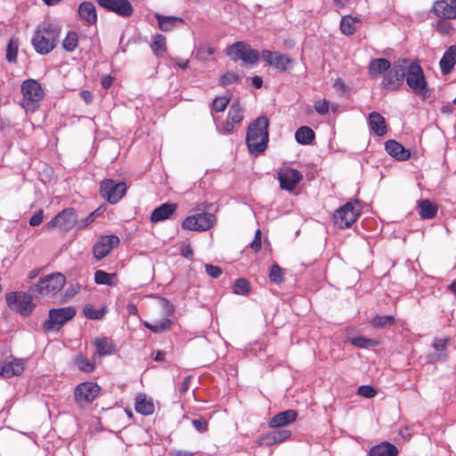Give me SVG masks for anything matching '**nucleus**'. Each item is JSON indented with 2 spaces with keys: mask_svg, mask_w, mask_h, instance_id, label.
<instances>
[{
  "mask_svg": "<svg viewBox=\"0 0 456 456\" xmlns=\"http://www.w3.org/2000/svg\"><path fill=\"white\" fill-rule=\"evenodd\" d=\"M436 29L441 35H450L452 30V26L446 20H439L436 22Z\"/></svg>",
  "mask_w": 456,
  "mask_h": 456,
  "instance_id": "50",
  "label": "nucleus"
},
{
  "mask_svg": "<svg viewBox=\"0 0 456 456\" xmlns=\"http://www.w3.org/2000/svg\"><path fill=\"white\" fill-rule=\"evenodd\" d=\"M446 346V339L444 338H436L433 343V346L436 350H444Z\"/></svg>",
  "mask_w": 456,
  "mask_h": 456,
  "instance_id": "59",
  "label": "nucleus"
},
{
  "mask_svg": "<svg viewBox=\"0 0 456 456\" xmlns=\"http://www.w3.org/2000/svg\"><path fill=\"white\" fill-rule=\"evenodd\" d=\"M25 361L8 357L0 362V376L5 379L20 375L25 369Z\"/></svg>",
  "mask_w": 456,
  "mask_h": 456,
  "instance_id": "19",
  "label": "nucleus"
},
{
  "mask_svg": "<svg viewBox=\"0 0 456 456\" xmlns=\"http://www.w3.org/2000/svg\"><path fill=\"white\" fill-rule=\"evenodd\" d=\"M99 355H109L115 351V345L110 338L106 337L96 338L94 341Z\"/></svg>",
  "mask_w": 456,
  "mask_h": 456,
  "instance_id": "34",
  "label": "nucleus"
},
{
  "mask_svg": "<svg viewBox=\"0 0 456 456\" xmlns=\"http://www.w3.org/2000/svg\"><path fill=\"white\" fill-rule=\"evenodd\" d=\"M406 83L414 94L426 98L428 85L421 67L416 63L406 64Z\"/></svg>",
  "mask_w": 456,
  "mask_h": 456,
  "instance_id": "5",
  "label": "nucleus"
},
{
  "mask_svg": "<svg viewBox=\"0 0 456 456\" xmlns=\"http://www.w3.org/2000/svg\"><path fill=\"white\" fill-rule=\"evenodd\" d=\"M230 102V97L227 95L218 96L212 102V109L216 112H223Z\"/></svg>",
  "mask_w": 456,
  "mask_h": 456,
  "instance_id": "47",
  "label": "nucleus"
},
{
  "mask_svg": "<svg viewBox=\"0 0 456 456\" xmlns=\"http://www.w3.org/2000/svg\"><path fill=\"white\" fill-rule=\"evenodd\" d=\"M118 243L119 239L116 235L101 236L93 247L94 256L97 260L104 258Z\"/></svg>",
  "mask_w": 456,
  "mask_h": 456,
  "instance_id": "18",
  "label": "nucleus"
},
{
  "mask_svg": "<svg viewBox=\"0 0 456 456\" xmlns=\"http://www.w3.org/2000/svg\"><path fill=\"white\" fill-rule=\"evenodd\" d=\"M77 368L84 372H93L94 370V362L89 361L86 357L82 354H78L74 360Z\"/></svg>",
  "mask_w": 456,
  "mask_h": 456,
  "instance_id": "41",
  "label": "nucleus"
},
{
  "mask_svg": "<svg viewBox=\"0 0 456 456\" xmlns=\"http://www.w3.org/2000/svg\"><path fill=\"white\" fill-rule=\"evenodd\" d=\"M376 394V390L370 386H361L358 388V395L365 398H372Z\"/></svg>",
  "mask_w": 456,
  "mask_h": 456,
  "instance_id": "51",
  "label": "nucleus"
},
{
  "mask_svg": "<svg viewBox=\"0 0 456 456\" xmlns=\"http://www.w3.org/2000/svg\"><path fill=\"white\" fill-rule=\"evenodd\" d=\"M361 23L362 21L358 17L343 16L340 22L341 32L344 35L351 36L360 28Z\"/></svg>",
  "mask_w": 456,
  "mask_h": 456,
  "instance_id": "31",
  "label": "nucleus"
},
{
  "mask_svg": "<svg viewBox=\"0 0 456 456\" xmlns=\"http://www.w3.org/2000/svg\"><path fill=\"white\" fill-rule=\"evenodd\" d=\"M227 55L234 61H241L244 66L253 67L260 59L259 53L245 42H236L227 48Z\"/></svg>",
  "mask_w": 456,
  "mask_h": 456,
  "instance_id": "4",
  "label": "nucleus"
},
{
  "mask_svg": "<svg viewBox=\"0 0 456 456\" xmlns=\"http://www.w3.org/2000/svg\"><path fill=\"white\" fill-rule=\"evenodd\" d=\"M303 179V175L291 167H284L278 171V180L282 190L294 191Z\"/></svg>",
  "mask_w": 456,
  "mask_h": 456,
  "instance_id": "15",
  "label": "nucleus"
},
{
  "mask_svg": "<svg viewBox=\"0 0 456 456\" xmlns=\"http://www.w3.org/2000/svg\"><path fill=\"white\" fill-rule=\"evenodd\" d=\"M113 79L110 76H105L102 78V86L103 88L108 89L111 86Z\"/></svg>",
  "mask_w": 456,
  "mask_h": 456,
  "instance_id": "62",
  "label": "nucleus"
},
{
  "mask_svg": "<svg viewBox=\"0 0 456 456\" xmlns=\"http://www.w3.org/2000/svg\"><path fill=\"white\" fill-rule=\"evenodd\" d=\"M193 250L189 244H183L181 247V255L183 257L190 258L192 256Z\"/></svg>",
  "mask_w": 456,
  "mask_h": 456,
  "instance_id": "58",
  "label": "nucleus"
},
{
  "mask_svg": "<svg viewBox=\"0 0 456 456\" xmlns=\"http://www.w3.org/2000/svg\"><path fill=\"white\" fill-rule=\"evenodd\" d=\"M385 148L389 155L400 161L406 160L411 156L410 151L395 140L387 141Z\"/></svg>",
  "mask_w": 456,
  "mask_h": 456,
  "instance_id": "26",
  "label": "nucleus"
},
{
  "mask_svg": "<svg viewBox=\"0 0 456 456\" xmlns=\"http://www.w3.org/2000/svg\"><path fill=\"white\" fill-rule=\"evenodd\" d=\"M177 209V205L175 203H164L156 208L151 216L152 223H159L169 218Z\"/></svg>",
  "mask_w": 456,
  "mask_h": 456,
  "instance_id": "23",
  "label": "nucleus"
},
{
  "mask_svg": "<svg viewBox=\"0 0 456 456\" xmlns=\"http://www.w3.org/2000/svg\"><path fill=\"white\" fill-rule=\"evenodd\" d=\"M295 138L300 144H310L314 139V132L308 126H301L297 130Z\"/></svg>",
  "mask_w": 456,
  "mask_h": 456,
  "instance_id": "37",
  "label": "nucleus"
},
{
  "mask_svg": "<svg viewBox=\"0 0 456 456\" xmlns=\"http://www.w3.org/2000/svg\"><path fill=\"white\" fill-rule=\"evenodd\" d=\"M290 436L291 432L288 429L272 431L263 436L259 440V444L261 445L270 446L287 440Z\"/></svg>",
  "mask_w": 456,
  "mask_h": 456,
  "instance_id": "24",
  "label": "nucleus"
},
{
  "mask_svg": "<svg viewBox=\"0 0 456 456\" xmlns=\"http://www.w3.org/2000/svg\"><path fill=\"white\" fill-rule=\"evenodd\" d=\"M314 109L320 115H325L329 111V102L326 100H319L314 103Z\"/></svg>",
  "mask_w": 456,
  "mask_h": 456,
  "instance_id": "52",
  "label": "nucleus"
},
{
  "mask_svg": "<svg viewBox=\"0 0 456 456\" xmlns=\"http://www.w3.org/2000/svg\"><path fill=\"white\" fill-rule=\"evenodd\" d=\"M81 98L85 101L86 104H89L93 101V94L90 91L84 90L80 93Z\"/></svg>",
  "mask_w": 456,
  "mask_h": 456,
  "instance_id": "61",
  "label": "nucleus"
},
{
  "mask_svg": "<svg viewBox=\"0 0 456 456\" xmlns=\"http://www.w3.org/2000/svg\"><path fill=\"white\" fill-rule=\"evenodd\" d=\"M417 210L422 219H432L437 214V205L428 199L419 200L417 203Z\"/></svg>",
  "mask_w": 456,
  "mask_h": 456,
  "instance_id": "29",
  "label": "nucleus"
},
{
  "mask_svg": "<svg viewBox=\"0 0 456 456\" xmlns=\"http://www.w3.org/2000/svg\"><path fill=\"white\" fill-rule=\"evenodd\" d=\"M368 123L371 131L378 136L387 134L386 119L379 112H371L369 115Z\"/></svg>",
  "mask_w": 456,
  "mask_h": 456,
  "instance_id": "28",
  "label": "nucleus"
},
{
  "mask_svg": "<svg viewBox=\"0 0 456 456\" xmlns=\"http://www.w3.org/2000/svg\"><path fill=\"white\" fill-rule=\"evenodd\" d=\"M20 91L22 94L20 106L26 111H35L45 94L39 82L32 78L26 79L22 82Z\"/></svg>",
  "mask_w": 456,
  "mask_h": 456,
  "instance_id": "3",
  "label": "nucleus"
},
{
  "mask_svg": "<svg viewBox=\"0 0 456 456\" xmlns=\"http://www.w3.org/2000/svg\"><path fill=\"white\" fill-rule=\"evenodd\" d=\"M78 34L75 31H69L67 33L65 38L62 41V48L67 52H73L78 45Z\"/></svg>",
  "mask_w": 456,
  "mask_h": 456,
  "instance_id": "39",
  "label": "nucleus"
},
{
  "mask_svg": "<svg viewBox=\"0 0 456 456\" xmlns=\"http://www.w3.org/2000/svg\"><path fill=\"white\" fill-rule=\"evenodd\" d=\"M83 312L85 316L91 320H102L106 314L105 308L95 309L92 305H85Z\"/></svg>",
  "mask_w": 456,
  "mask_h": 456,
  "instance_id": "42",
  "label": "nucleus"
},
{
  "mask_svg": "<svg viewBox=\"0 0 456 456\" xmlns=\"http://www.w3.org/2000/svg\"><path fill=\"white\" fill-rule=\"evenodd\" d=\"M143 324L151 331L159 333L170 330L172 322L168 318H165L161 321L156 322L155 323L145 322Z\"/></svg>",
  "mask_w": 456,
  "mask_h": 456,
  "instance_id": "40",
  "label": "nucleus"
},
{
  "mask_svg": "<svg viewBox=\"0 0 456 456\" xmlns=\"http://www.w3.org/2000/svg\"><path fill=\"white\" fill-rule=\"evenodd\" d=\"M391 68V62L387 59L375 58L369 62L368 73L370 77L376 78L387 73Z\"/></svg>",
  "mask_w": 456,
  "mask_h": 456,
  "instance_id": "22",
  "label": "nucleus"
},
{
  "mask_svg": "<svg viewBox=\"0 0 456 456\" xmlns=\"http://www.w3.org/2000/svg\"><path fill=\"white\" fill-rule=\"evenodd\" d=\"M261 57L269 66L281 72L289 70L294 64V60L289 55L277 51L264 50Z\"/></svg>",
  "mask_w": 456,
  "mask_h": 456,
  "instance_id": "14",
  "label": "nucleus"
},
{
  "mask_svg": "<svg viewBox=\"0 0 456 456\" xmlns=\"http://www.w3.org/2000/svg\"><path fill=\"white\" fill-rule=\"evenodd\" d=\"M97 4L122 18H129L134 13V8L129 0H97Z\"/></svg>",
  "mask_w": 456,
  "mask_h": 456,
  "instance_id": "17",
  "label": "nucleus"
},
{
  "mask_svg": "<svg viewBox=\"0 0 456 456\" xmlns=\"http://www.w3.org/2000/svg\"><path fill=\"white\" fill-rule=\"evenodd\" d=\"M94 216L89 214L86 218H83L81 220H77V228L78 231H82L86 229L89 225H91L94 222Z\"/></svg>",
  "mask_w": 456,
  "mask_h": 456,
  "instance_id": "53",
  "label": "nucleus"
},
{
  "mask_svg": "<svg viewBox=\"0 0 456 456\" xmlns=\"http://www.w3.org/2000/svg\"><path fill=\"white\" fill-rule=\"evenodd\" d=\"M7 305L13 311L27 316L35 308L32 297L25 292H12L5 296Z\"/></svg>",
  "mask_w": 456,
  "mask_h": 456,
  "instance_id": "10",
  "label": "nucleus"
},
{
  "mask_svg": "<svg viewBox=\"0 0 456 456\" xmlns=\"http://www.w3.org/2000/svg\"><path fill=\"white\" fill-rule=\"evenodd\" d=\"M350 343L359 348H369L379 345V341L358 336L350 339Z\"/></svg>",
  "mask_w": 456,
  "mask_h": 456,
  "instance_id": "43",
  "label": "nucleus"
},
{
  "mask_svg": "<svg viewBox=\"0 0 456 456\" xmlns=\"http://www.w3.org/2000/svg\"><path fill=\"white\" fill-rule=\"evenodd\" d=\"M395 323V318L393 315H377L372 321L371 324L376 328H383L386 326H391Z\"/></svg>",
  "mask_w": 456,
  "mask_h": 456,
  "instance_id": "45",
  "label": "nucleus"
},
{
  "mask_svg": "<svg viewBox=\"0 0 456 456\" xmlns=\"http://www.w3.org/2000/svg\"><path fill=\"white\" fill-rule=\"evenodd\" d=\"M61 29L58 24L49 21L38 24L31 39L35 51L43 55L51 53L57 45Z\"/></svg>",
  "mask_w": 456,
  "mask_h": 456,
  "instance_id": "1",
  "label": "nucleus"
},
{
  "mask_svg": "<svg viewBox=\"0 0 456 456\" xmlns=\"http://www.w3.org/2000/svg\"><path fill=\"white\" fill-rule=\"evenodd\" d=\"M43 218L44 212L43 210H39L31 216V218L29 219V224L31 226H37L42 223Z\"/></svg>",
  "mask_w": 456,
  "mask_h": 456,
  "instance_id": "55",
  "label": "nucleus"
},
{
  "mask_svg": "<svg viewBox=\"0 0 456 456\" xmlns=\"http://www.w3.org/2000/svg\"><path fill=\"white\" fill-rule=\"evenodd\" d=\"M406 60L395 62L394 66L384 74L380 84L381 88L388 92L398 90L406 75Z\"/></svg>",
  "mask_w": 456,
  "mask_h": 456,
  "instance_id": "8",
  "label": "nucleus"
},
{
  "mask_svg": "<svg viewBox=\"0 0 456 456\" xmlns=\"http://www.w3.org/2000/svg\"><path fill=\"white\" fill-rule=\"evenodd\" d=\"M206 272L212 278H218L222 273V269L212 265H206Z\"/></svg>",
  "mask_w": 456,
  "mask_h": 456,
  "instance_id": "54",
  "label": "nucleus"
},
{
  "mask_svg": "<svg viewBox=\"0 0 456 456\" xmlns=\"http://www.w3.org/2000/svg\"><path fill=\"white\" fill-rule=\"evenodd\" d=\"M99 393L100 387L96 383L84 382L76 387L74 396L79 405H84L92 403Z\"/></svg>",
  "mask_w": 456,
  "mask_h": 456,
  "instance_id": "16",
  "label": "nucleus"
},
{
  "mask_svg": "<svg viewBox=\"0 0 456 456\" xmlns=\"http://www.w3.org/2000/svg\"><path fill=\"white\" fill-rule=\"evenodd\" d=\"M456 63V46H450L440 60V68L444 75L451 72Z\"/></svg>",
  "mask_w": 456,
  "mask_h": 456,
  "instance_id": "30",
  "label": "nucleus"
},
{
  "mask_svg": "<svg viewBox=\"0 0 456 456\" xmlns=\"http://www.w3.org/2000/svg\"><path fill=\"white\" fill-rule=\"evenodd\" d=\"M433 12L444 20L456 19V0H438L433 4Z\"/></svg>",
  "mask_w": 456,
  "mask_h": 456,
  "instance_id": "20",
  "label": "nucleus"
},
{
  "mask_svg": "<svg viewBox=\"0 0 456 456\" xmlns=\"http://www.w3.org/2000/svg\"><path fill=\"white\" fill-rule=\"evenodd\" d=\"M249 289V283L246 279H238L233 285V291L236 294L244 295Z\"/></svg>",
  "mask_w": 456,
  "mask_h": 456,
  "instance_id": "48",
  "label": "nucleus"
},
{
  "mask_svg": "<svg viewBox=\"0 0 456 456\" xmlns=\"http://www.w3.org/2000/svg\"><path fill=\"white\" fill-rule=\"evenodd\" d=\"M117 280L116 273H109L102 270H97L94 273V281L97 284H103L111 286Z\"/></svg>",
  "mask_w": 456,
  "mask_h": 456,
  "instance_id": "38",
  "label": "nucleus"
},
{
  "mask_svg": "<svg viewBox=\"0 0 456 456\" xmlns=\"http://www.w3.org/2000/svg\"><path fill=\"white\" fill-rule=\"evenodd\" d=\"M65 283L66 277L62 273H52L37 282L36 291L43 297H52L62 289Z\"/></svg>",
  "mask_w": 456,
  "mask_h": 456,
  "instance_id": "7",
  "label": "nucleus"
},
{
  "mask_svg": "<svg viewBox=\"0 0 456 456\" xmlns=\"http://www.w3.org/2000/svg\"><path fill=\"white\" fill-rule=\"evenodd\" d=\"M77 222V214L75 208H68L56 215L47 224L45 228L49 231L59 229L63 232L70 231Z\"/></svg>",
  "mask_w": 456,
  "mask_h": 456,
  "instance_id": "11",
  "label": "nucleus"
},
{
  "mask_svg": "<svg viewBox=\"0 0 456 456\" xmlns=\"http://www.w3.org/2000/svg\"><path fill=\"white\" fill-rule=\"evenodd\" d=\"M158 20V27L160 30L168 32L183 23V20L175 16H166L160 13H155Z\"/></svg>",
  "mask_w": 456,
  "mask_h": 456,
  "instance_id": "27",
  "label": "nucleus"
},
{
  "mask_svg": "<svg viewBox=\"0 0 456 456\" xmlns=\"http://www.w3.org/2000/svg\"><path fill=\"white\" fill-rule=\"evenodd\" d=\"M126 191L124 182L116 183L113 179H105L101 183L100 193L110 204L118 203Z\"/></svg>",
  "mask_w": 456,
  "mask_h": 456,
  "instance_id": "12",
  "label": "nucleus"
},
{
  "mask_svg": "<svg viewBox=\"0 0 456 456\" xmlns=\"http://www.w3.org/2000/svg\"><path fill=\"white\" fill-rule=\"evenodd\" d=\"M79 16L89 23H94L97 20L95 7L92 3L84 2L78 8Z\"/></svg>",
  "mask_w": 456,
  "mask_h": 456,
  "instance_id": "35",
  "label": "nucleus"
},
{
  "mask_svg": "<svg viewBox=\"0 0 456 456\" xmlns=\"http://www.w3.org/2000/svg\"><path fill=\"white\" fill-rule=\"evenodd\" d=\"M216 223V217L210 213H201L187 216L182 223V228L188 231L202 232L210 229Z\"/></svg>",
  "mask_w": 456,
  "mask_h": 456,
  "instance_id": "13",
  "label": "nucleus"
},
{
  "mask_svg": "<svg viewBox=\"0 0 456 456\" xmlns=\"http://www.w3.org/2000/svg\"><path fill=\"white\" fill-rule=\"evenodd\" d=\"M269 278H270V281L274 283H281L283 281V279H284L283 271L277 264H273L271 266V269L269 272Z\"/></svg>",
  "mask_w": 456,
  "mask_h": 456,
  "instance_id": "46",
  "label": "nucleus"
},
{
  "mask_svg": "<svg viewBox=\"0 0 456 456\" xmlns=\"http://www.w3.org/2000/svg\"><path fill=\"white\" fill-rule=\"evenodd\" d=\"M75 314L76 309L72 306L51 309L48 319L43 323V329L45 332L57 331Z\"/></svg>",
  "mask_w": 456,
  "mask_h": 456,
  "instance_id": "6",
  "label": "nucleus"
},
{
  "mask_svg": "<svg viewBox=\"0 0 456 456\" xmlns=\"http://www.w3.org/2000/svg\"><path fill=\"white\" fill-rule=\"evenodd\" d=\"M239 79L240 77L235 72L228 71L220 77V84L223 86H229L237 82Z\"/></svg>",
  "mask_w": 456,
  "mask_h": 456,
  "instance_id": "49",
  "label": "nucleus"
},
{
  "mask_svg": "<svg viewBox=\"0 0 456 456\" xmlns=\"http://www.w3.org/2000/svg\"><path fill=\"white\" fill-rule=\"evenodd\" d=\"M160 304L164 312V315L167 317L170 316L174 312L173 305L165 298H161Z\"/></svg>",
  "mask_w": 456,
  "mask_h": 456,
  "instance_id": "56",
  "label": "nucleus"
},
{
  "mask_svg": "<svg viewBox=\"0 0 456 456\" xmlns=\"http://www.w3.org/2000/svg\"><path fill=\"white\" fill-rule=\"evenodd\" d=\"M191 376H186L179 388L180 390V393L183 394L185 393L188 389H189V387H190V383H191Z\"/></svg>",
  "mask_w": 456,
  "mask_h": 456,
  "instance_id": "60",
  "label": "nucleus"
},
{
  "mask_svg": "<svg viewBox=\"0 0 456 456\" xmlns=\"http://www.w3.org/2000/svg\"><path fill=\"white\" fill-rule=\"evenodd\" d=\"M243 119V110L239 102H234L231 105L228 112V118L222 124V130L224 133L228 134L232 132L233 125L240 124Z\"/></svg>",
  "mask_w": 456,
  "mask_h": 456,
  "instance_id": "21",
  "label": "nucleus"
},
{
  "mask_svg": "<svg viewBox=\"0 0 456 456\" xmlns=\"http://www.w3.org/2000/svg\"><path fill=\"white\" fill-rule=\"evenodd\" d=\"M297 413L294 410H287L274 415L270 422L271 428H281L291 424L297 419Z\"/></svg>",
  "mask_w": 456,
  "mask_h": 456,
  "instance_id": "25",
  "label": "nucleus"
},
{
  "mask_svg": "<svg viewBox=\"0 0 456 456\" xmlns=\"http://www.w3.org/2000/svg\"><path fill=\"white\" fill-rule=\"evenodd\" d=\"M134 408L138 413L143 415H150L154 411V404L151 399L148 398L143 394H140L136 396Z\"/></svg>",
  "mask_w": 456,
  "mask_h": 456,
  "instance_id": "32",
  "label": "nucleus"
},
{
  "mask_svg": "<svg viewBox=\"0 0 456 456\" xmlns=\"http://www.w3.org/2000/svg\"><path fill=\"white\" fill-rule=\"evenodd\" d=\"M398 453V449L387 442L372 447L370 451V456H397Z\"/></svg>",
  "mask_w": 456,
  "mask_h": 456,
  "instance_id": "33",
  "label": "nucleus"
},
{
  "mask_svg": "<svg viewBox=\"0 0 456 456\" xmlns=\"http://www.w3.org/2000/svg\"><path fill=\"white\" fill-rule=\"evenodd\" d=\"M250 248L257 252L261 248V240L258 238H255L253 241L250 243Z\"/></svg>",
  "mask_w": 456,
  "mask_h": 456,
  "instance_id": "64",
  "label": "nucleus"
},
{
  "mask_svg": "<svg viewBox=\"0 0 456 456\" xmlns=\"http://www.w3.org/2000/svg\"><path fill=\"white\" fill-rule=\"evenodd\" d=\"M151 48L158 57L164 56L167 53V38L162 34H156L152 37Z\"/></svg>",
  "mask_w": 456,
  "mask_h": 456,
  "instance_id": "36",
  "label": "nucleus"
},
{
  "mask_svg": "<svg viewBox=\"0 0 456 456\" xmlns=\"http://www.w3.org/2000/svg\"><path fill=\"white\" fill-rule=\"evenodd\" d=\"M358 201H349L338 208L334 214V224L339 228H349L360 216Z\"/></svg>",
  "mask_w": 456,
  "mask_h": 456,
  "instance_id": "9",
  "label": "nucleus"
},
{
  "mask_svg": "<svg viewBox=\"0 0 456 456\" xmlns=\"http://www.w3.org/2000/svg\"><path fill=\"white\" fill-rule=\"evenodd\" d=\"M333 86L335 89L341 92H345L346 88L345 83L340 78L335 80Z\"/></svg>",
  "mask_w": 456,
  "mask_h": 456,
  "instance_id": "63",
  "label": "nucleus"
},
{
  "mask_svg": "<svg viewBox=\"0 0 456 456\" xmlns=\"http://www.w3.org/2000/svg\"><path fill=\"white\" fill-rule=\"evenodd\" d=\"M193 427L200 432L207 430L208 423L203 419H196L192 420Z\"/></svg>",
  "mask_w": 456,
  "mask_h": 456,
  "instance_id": "57",
  "label": "nucleus"
},
{
  "mask_svg": "<svg viewBox=\"0 0 456 456\" xmlns=\"http://www.w3.org/2000/svg\"><path fill=\"white\" fill-rule=\"evenodd\" d=\"M269 120L266 117H258L248 127L246 142L251 154L263 153L268 142Z\"/></svg>",
  "mask_w": 456,
  "mask_h": 456,
  "instance_id": "2",
  "label": "nucleus"
},
{
  "mask_svg": "<svg viewBox=\"0 0 456 456\" xmlns=\"http://www.w3.org/2000/svg\"><path fill=\"white\" fill-rule=\"evenodd\" d=\"M19 43L17 39L12 38L6 49V59L9 62H15L17 60Z\"/></svg>",
  "mask_w": 456,
  "mask_h": 456,
  "instance_id": "44",
  "label": "nucleus"
}]
</instances>
